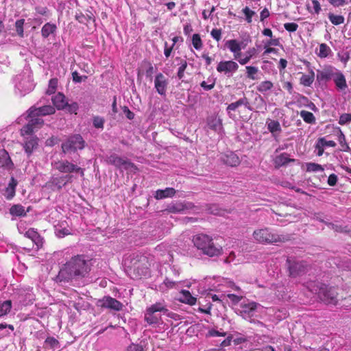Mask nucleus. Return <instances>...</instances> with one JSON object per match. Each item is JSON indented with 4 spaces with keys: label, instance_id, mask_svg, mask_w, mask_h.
Returning a JSON list of instances; mask_svg holds the SVG:
<instances>
[{
    "label": "nucleus",
    "instance_id": "nucleus-61",
    "mask_svg": "<svg viewBox=\"0 0 351 351\" xmlns=\"http://www.w3.org/2000/svg\"><path fill=\"white\" fill-rule=\"evenodd\" d=\"M128 351H143V346L141 344L132 343L128 347Z\"/></svg>",
    "mask_w": 351,
    "mask_h": 351
},
{
    "label": "nucleus",
    "instance_id": "nucleus-15",
    "mask_svg": "<svg viewBox=\"0 0 351 351\" xmlns=\"http://www.w3.org/2000/svg\"><path fill=\"white\" fill-rule=\"evenodd\" d=\"M260 306L254 302L243 301L241 303L240 314L245 319H251L255 315L257 307Z\"/></svg>",
    "mask_w": 351,
    "mask_h": 351
},
{
    "label": "nucleus",
    "instance_id": "nucleus-59",
    "mask_svg": "<svg viewBox=\"0 0 351 351\" xmlns=\"http://www.w3.org/2000/svg\"><path fill=\"white\" fill-rule=\"evenodd\" d=\"M226 333L223 332H220L215 329H210L208 330L207 336L208 337H224Z\"/></svg>",
    "mask_w": 351,
    "mask_h": 351
},
{
    "label": "nucleus",
    "instance_id": "nucleus-57",
    "mask_svg": "<svg viewBox=\"0 0 351 351\" xmlns=\"http://www.w3.org/2000/svg\"><path fill=\"white\" fill-rule=\"evenodd\" d=\"M210 35L213 39L217 41H219L221 38V29H213Z\"/></svg>",
    "mask_w": 351,
    "mask_h": 351
},
{
    "label": "nucleus",
    "instance_id": "nucleus-49",
    "mask_svg": "<svg viewBox=\"0 0 351 351\" xmlns=\"http://www.w3.org/2000/svg\"><path fill=\"white\" fill-rule=\"evenodd\" d=\"M306 171L308 172H319L323 171L324 168L322 165L314 163V162H308L306 164Z\"/></svg>",
    "mask_w": 351,
    "mask_h": 351
},
{
    "label": "nucleus",
    "instance_id": "nucleus-23",
    "mask_svg": "<svg viewBox=\"0 0 351 351\" xmlns=\"http://www.w3.org/2000/svg\"><path fill=\"white\" fill-rule=\"evenodd\" d=\"M226 46L234 53V60L238 59V56H241V43L235 39L229 40L226 42Z\"/></svg>",
    "mask_w": 351,
    "mask_h": 351
},
{
    "label": "nucleus",
    "instance_id": "nucleus-46",
    "mask_svg": "<svg viewBox=\"0 0 351 351\" xmlns=\"http://www.w3.org/2000/svg\"><path fill=\"white\" fill-rule=\"evenodd\" d=\"M328 19L330 21L335 25H338L343 23L344 18L341 15H335L332 13L328 14Z\"/></svg>",
    "mask_w": 351,
    "mask_h": 351
},
{
    "label": "nucleus",
    "instance_id": "nucleus-52",
    "mask_svg": "<svg viewBox=\"0 0 351 351\" xmlns=\"http://www.w3.org/2000/svg\"><path fill=\"white\" fill-rule=\"evenodd\" d=\"M25 20L24 19H19L17 20L15 23V28L16 31L17 32V34L20 37H23V25H24Z\"/></svg>",
    "mask_w": 351,
    "mask_h": 351
},
{
    "label": "nucleus",
    "instance_id": "nucleus-64",
    "mask_svg": "<svg viewBox=\"0 0 351 351\" xmlns=\"http://www.w3.org/2000/svg\"><path fill=\"white\" fill-rule=\"evenodd\" d=\"M312 3L313 6L314 12L318 14L321 11V5L319 2L317 0H313Z\"/></svg>",
    "mask_w": 351,
    "mask_h": 351
},
{
    "label": "nucleus",
    "instance_id": "nucleus-55",
    "mask_svg": "<svg viewBox=\"0 0 351 351\" xmlns=\"http://www.w3.org/2000/svg\"><path fill=\"white\" fill-rule=\"evenodd\" d=\"M67 107V110L70 112V113H73V114H77V110L79 109V105L77 102H72L71 104H68L66 105Z\"/></svg>",
    "mask_w": 351,
    "mask_h": 351
},
{
    "label": "nucleus",
    "instance_id": "nucleus-62",
    "mask_svg": "<svg viewBox=\"0 0 351 351\" xmlns=\"http://www.w3.org/2000/svg\"><path fill=\"white\" fill-rule=\"evenodd\" d=\"M177 281L170 280L169 278H166L163 282V284L167 287L168 289H172L175 287L176 285L177 284Z\"/></svg>",
    "mask_w": 351,
    "mask_h": 351
},
{
    "label": "nucleus",
    "instance_id": "nucleus-60",
    "mask_svg": "<svg viewBox=\"0 0 351 351\" xmlns=\"http://www.w3.org/2000/svg\"><path fill=\"white\" fill-rule=\"evenodd\" d=\"M162 314L165 315H167L168 317H170V318L173 319L175 320H178L180 319L179 315L169 311V309H168V304H167V311L166 312H162Z\"/></svg>",
    "mask_w": 351,
    "mask_h": 351
},
{
    "label": "nucleus",
    "instance_id": "nucleus-32",
    "mask_svg": "<svg viewBox=\"0 0 351 351\" xmlns=\"http://www.w3.org/2000/svg\"><path fill=\"white\" fill-rule=\"evenodd\" d=\"M315 80V73L312 69H309V73L302 75L300 77V84L304 86H311Z\"/></svg>",
    "mask_w": 351,
    "mask_h": 351
},
{
    "label": "nucleus",
    "instance_id": "nucleus-53",
    "mask_svg": "<svg viewBox=\"0 0 351 351\" xmlns=\"http://www.w3.org/2000/svg\"><path fill=\"white\" fill-rule=\"evenodd\" d=\"M58 85V80L56 79H51L49 82V86L47 90V93L51 95L55 93Z\"/></svg>",
    "mask_w": 351,
    "mask_h": 351
},
{
    "label": "nucleus",
    "instance_id": "nucleus-11",
    "mask_svg": "<svg viewBox=\"0 0 351 351\" xmlns=\"http://www.w3.org/2000/svg\"><path fill=\"white\" fill-rule=\"evenodd\" d=\"M289 276L296 278L304 274L307 271V264L300 260L288 258L287 260Z\"/></svg>",
    "mask_w": 351,
    "mask_h": 351
},
{
    "label": "nucleus",
    "instance_id": "nucleus-35",
    "mask_svg": "<svg viewBox=\"0 0 351 351\" xmlns=\"http://www.w3.org/2000/svg\"><path fill=\"white\" fill-rule=\"evenodd\" d=\"M291 161H293V160L290 159L287 153H282L277 156L274 159L275 165L278 167L284 166Z\"/></svg>",
    "mask_w": 351,
    "mask_h": 351
},
{
    "label": "nucleus",
    "instance_id": "nucleus-3",
    "mask_svg": "<svg viewBox=\"0 0 351 351\" xmlns=\"http://www.w3.org/2000/svg\"><path fill=\"white\" fill-rule=\"evenodd\" d=\"M193 243L199 250L208 256H219L222 251V247L215 244L212 237L206 234L200 233L194 235Z\"/></svg>",
    "mask_w": 351,
    "mask_h": 351
},
{
    "label": "nucleus",
    "instance_id": "nucleus-38",
    "mask_svg": "<svg viewBox=\"0 0 351 351\" xmlns=\"http://www.w3.org/2000/svg\"><path fill=\"white\" fill-rule=\"evenodd\" d=\"M12 308L11 300L0 302V317L8 315Z\"/></svg>",
    "mask_w": 351,
    "mask_h": 351
},
{
    "label": "nucleus",
    "instance_id": "nucleus-10",
    "mask_svg": "<svg viewBox=\"0 0 351 351\" xmlns=\"http://www.w3.org/2000/svg\"><path fill=\"white\" fill-rule=\"evenodd\" d=\"M85 141L80 134H74L69 136L62 143V150L64 154L75 152L82 150L85 147Z\"/></svg>",
    "mask_w": 351,
    "mask_h": 351
},
{
    "label": "nucleus",
    "instance_id": "nucleus-8",
    "mask_svg": "<svg viewBox=\"0 0 351 351\" xmlns=\"http://www.w3.org/2000/svg\"><path fill=\"white\" fill-rule=\"evenodd\" d=\"M254 239L260 243H274L285 241L284 237L272 232L269 228L256 230L253 233Z\"/></svg>",
    "mask_w": 351,
    "mask_h": 351
},
{
    "label": "nucleus",
    "instance_id": "nucleus-12",
    "mask_svg": "<svg viewBox=\"0 0 351 351\" xmlns=\"http://www.w3.org/2000/svg\"><path fill=\"white\" fill-rule=\"evenodd\" d=\"M52 166L61 173H69L73 172L80 173L82 176H84V169L66 160H60L52 162Z\"/></svg>",
    "mask_w": 351,
    "mask_h": 351
},
{
    "label": "nucleus",
    "instance_id": "nucleus-1",
    "mask_svg": "<svg viewBox=\"0 0 351 351\" xmlns=\"http://www.w3.org/2000/svg\"><path fill=\"white\" fill-rule=\"evenodd\" d=\"M54 257L58 258L60 268L56 280L60 282H68L85 277L90 271L89 261L84 255H72L70 250L65 249L54 253Z\"/></svg>",
    "mask_w": 351,
    "mask_h": 351
},
{
    "label": "nucleus",
    "instance_id": "nucleus-16",
    "mask_svg": "<svg viewBox=\"0 0 351 351\" xmlns=\"http://www.w3.org/2000/svg\"><path fill=\"white\" fill-rule=\"evenodd\" d=\"M167 78L161 73H158L154 78V87L157 93L161 96L166 95L168 86Z\"/></svg>",
    "mask_w": 351,
    "mask_h": 351
},
{
    "label": "nucleus",
    "instance_id": "nucleus-40",
    "mask_svg": "<svg viewBox=\"0 0 351 351\" xmlns=\"http://www.w3.org/2000/svg\"><path fill=\"white\" fill-rule=\"evenodd\" d=\"M14 330V326L7 324H0V337L9 336Z\"/></svg>",
    "mask_w": 351,
    "mask_h": 351
},
{
    "label": "nucleus",
    "instance_id": "nucleus-56",
    "mask_svg": "<svg viewBox=\"0 0 351 351\" xmlns=\"http://www.w3.org/2000/svg\"><path fill=\"white\" fill-rule=\"evenodd\" d=\"M319 145L326 147H335L336 143L333 141H327L325 138H320L318 139Z\"/></svg>",
    "mask_w": 351,
    "mask_h": 351
},
{
    "label": "nucleus",
    "instance_id": "nucleus-48",
    "mask_svg": "<svg viewBox=\"0 0 351 351\" xmlns=\"http://www.w3.org/2000/svg\"><path fill=\"white\" fill-rule=\"evenodd\" d=\"M105 119L99 116H95L93 118V125L95 128L103 130L104 127Z\"/></svg>",
    "mask_w": 351,
    "mask_h": 351
},
{
    "label": "nucleus",
    "instance_id": "nucleus-19",
    "mask_svg": "<svg viewBox=\"0 0 351 351\" xmlns=\"http://www.w3.org/2000/svg\"><path fill=\"white\" fill-rule=\"evenodd\" d=\"M337 71L333 66H328L323 69L322 70L317 71V80L319 82L328 81L332 80V77Z\"/></svg>",
    "mask_w": 351,
    "mask_h": 351
},
{
    "label": "nucleus",
    "instance_id": "nucleus-63",
    "mask_svg": "<svg viewBox=\"0 0 351 351\" xmlns=\"http://www.w3.org/2000/svg\"><path fill=\"white\" fill-rule=\"evenodd\" d=\"M200 86L202 88H204L205 90H210L213 89L215 87V82H212L211 84H208L206 82L203 81L201 82Z\"/></svg>",
    "mask_w": 351,
    "mask_h": 351
},
{
    "label": "nucleus",
    "instance_id": "nucleus-43",
    "mask_svg": "<svg viewBox=\"0 0 351 351\" xmlns=\"http://www.w3.org/2000/svg\"><path fill=\"white\" fill-rule=\"evenodd\" d=\"M246 77L250 80H256L258 79L257 74L258 73V68L254 66H247Z\"/></svg>",
    "mask_w": 351,
    "mask_h": 351
},
{
    "label": "nucleus",
    "instance_id": "nucleus-34",
    "mask_svg": "<svg viewBox=\"0 0 351 351\" xmlns=\"http://www.w3.org/2000/svg\"><path fill=\"white\" fill-rule=\"evenodd\" d=\"M10 213L14 217H24L27 214L24 206L21 204H14L10 208Z\"/></svg>",
    "mask_w": 351,
    "mask_h": 351
},
{
    "label": "nucleus",
    "instance_id": "nucleus-20",
    "mask_svg": "<svg viewBox=\"0 0 351 351\" xmlns=\"http://www.w3.org/2000/svg\"><path fill=\"white\" fill-rule=\"evenodd\" d=\"M38 145V138L36 136H30L26 138L23 144V148L28 156H29Z\"/></svg>",
    "mask_w": 351,
    "mask_h": 351
},
{
    "label": "nucleus",
    "instance_id": "nucleus-5",
    "mask_svg": "<svg viewBox=\"0 0 351 351\" xmlns=\"http://www.w3.org/2000/svg\"><path fill=\"white\" fill-rule=\"evenodd\" d=\"M167 311V302L160 300L147 307L144 313V320L149 325H158L162 322L160 314Z\"/></svg>",
    "mask_w": 351,
    "mask_h": 351
},
{
    "label": "nucleus",
    "instance_id": "nucleus-22",
    "mask_svg": "<svg viewBox=\"0 0 351 351\" xmlns=\"http://www.w3.org/2000/svg\"><path fill=\"white\" fill-rule=\"evenodd\" d=\"M24 235L27 238L30 239L36 245L38 249L42 247L43 243V239L40 236V234L34 228H29L25 231Z\"/></svg>",
    "mask_w": 351,
    "mask_h": 351
},
{
    "label": "nucleus",
    "instance_id": "nucleus-26",
    "mask_svg": "<svg viewBox=\"0 0 351 351\" xmlns=\"http://www.w3.org/2000/svg\"><path fill=\"white\" fill-rule=\"evenodd\" d=\"M223 162L230 167H236L240 163L239 156L234 152H228L222 157Z\"/></svg>",
    "mask_w": 351,
    "mask_h": 351
},
{
    "label": "nucleus",
    "instance_id": "nucleus-54",
    "mask_svg": "<svg viewBox=\"0 0 351 351\" xmlns=\"http://www.w3.org/2000/svg\"><path fill=\"white\" fill-rule=\"evenodd\" d=\"M285 29L289 32H294L298 28V25L295 23H286L284 24Z\"/></svg>",
    "mask_w": 351,
    "mask_h": 351
},
{
    "label": "nucleus",
    "instance_id": "nucleus-44",
    "mask_svg": "<svg viewBox=\"0 0 351 351\" xmlns=\"http://www.w3.org/2000/svg\"><path fill=\"white\" fill-rule=\"evenodd\" d=\"M274 86L273 83L271 81H263L256 87L258 92L265 93L267 91L270 90Z\"/></svg>",
    "mask_w": 351,
    "mask_h": 351
},
{
    "label": "nucleus",
    "instance_id": "nucleus-24",
    "mask_svg": "<svg viewBox=\"0 0 351 351\" xmlns=\"http://www.w3.org/2000/svg\"><path fill=\"white\" fill-rule=\"evenodd\" d=\"M207 125L208 128L218 133L222 130V121L217 116H210L207 119Z\"/></svg>",
    "mask_w": 351,
    "mask_h": 351
},
{
    "label": "nucleus",
    "instance_id": "nucleus-41",
    "mask_svg": "<svg viewBox=\"0 0 351 351\" xmlns=\"http://www.w3.org/2000/svg\"><path fill=\"white\" fill-rule=\"evenodd\" d=\"M330 53V48L326 43H322L319 47L317 54L319 58H325L328 57Z\"/></svg>",
    "mask_w": 351,
    "mask_h": 351
},
{
    "label": "nucleus",
    "instance_id": "nucleus-47",
    "mask_svg": "<svg viewBox=\"0 0 351 351\" xmlns=\"http://www.w3.org/2000/svg\"><path fill=\"white\" fill-rule=\"evenodd\" d=\"M242 13L245 15V20L247 23H251L252 17L256 14V12L250 9L247 6L242 10Z\"/></svg>",
    "mask_w": 351,
    "mask_h": 351
},
{
    "label": "nucleus",
    "instance_id": "nucleus-4",
    "mask_svg": "<svg viewBox=\"0 0 351 351\" xmlns=\"http://www.w3.org/2000/svg\"><path fill=\"white\" fill-rule=\"evenodd\" d=\"M132 278H141L149 276L147 258L141 253L130 256V265L127 266Z\"/></svg>",
    "mask_w": 351,
    "mask_h": 351
},
{
    "label": "nucleus",
    "instance_id": "nucleus-7",
    "mask_svg": "<svg viewBox=\"0 0 351 351\" xmlns=\"http://www.w3.org/2000/svg\"><path fill=\"white\" fill-rule=\"evenodd\" d=\"M15 93L20 96H24L34 89V84L29 74H20L15 77Z\"/></svg>",
    "mask_w": 351,
    "mask_h": 351
},
{
    "label": "nucleus",
    "instance_id": "nucleus-45",
    "mask_svg": "<svg viewBox=\"0 0 351 351\" xmlns=\"http://www.w3.org/2000/svg\"><path fill=\"white\" fill-rule=\"evenodd\" d=\"M191 42L193 47L196 50L202 49L203 47V42L199 34H194L192 36Z\"/></svg>",
    "mask_w": 351,
    "mask_h": 351
},
{
    "label": "nucleus",
    "instance_id": "nucleus-33",
    "mask_svg": "<svg viewBox=\"0 0 351 351\" xmlns=\"http://www.w3.org/2000/svg\"><path fill=\"white\" fill-rule=\"evenodd\" d=\"M0 162L1 166L7 169H11L13 167V162L9 156L7 152L5 150L3 151L2 154L0 156Z\"/></svg>",
    "mask_w": 351,
    "mask_h": 351
},
{
    "label": "nucleus",
    "instance_id": "nucleus-50",
    "mask_svg": "<svg viewBox=\"0 0 351 351\" xmlns=\"http://www.w3.org/2000/svg\"><path fill=\"white\" fill-rule=\"evenodd\" d=\"M332 228L338 232H350V228L348 226H343L340 223H331L330 224Z\"/></svg>",
    "mask_w": 351,
    "mask_h": 351
},
{
    "label": "nucleus",
    "instance_id": "nucleus-30",
    "mask_svg": "<svg viewBox=\"0 0 351 351\" xmlns=\"http://www.w3.org/2000/svg\"><path fill=\"white\" fill-rule=\"evenodd\" d=\"M53 105L59 110L64 109L67 105L65 96L59 93L52 98Z\"/></svg>",
    "mask_w": 351,
    "mask_h": 351
},
{
    "label": "nucleus",
    "instance_id": "nucleus-21",
    "mask_svg": "<svg viewBox=\"0 0 351 351\" xmlns=\"http://www.w3.org/2000/svg\"><path fill=\"white\" fill-rule=\"evenodd\" d=\"M332 80L339 91L343 92L348 88L345 76L339 70L337 69Z\"/></svg>",
    "mask_w": 351,
    "mask_h": 351
},
{
    "label": "nucleus",
    "instance_id": "nucleus-36",
    "mask_svg": "<svg viewBox=\"0 0 351 351\" xmlns=\"http://www.w3.org/2000/svg\"><path fill=\"white\" fill-rule=\"evenodd\" d=\"M176 60H178L180 62L178 64V69L177 73V76L179 80H182L184 77V71L187 67V62L186 60L181 58L180 57H177Z\"/></svg>",
    "mask_w": 351,
    "mask_h": 351
},
{
    "label": "nucleus",
    "instance_id": "nucleus-18",
    "mask_svg": "<svg viewBox=\"0 0 351 351\" xmlns=\"http://www.w3.org/2000/svg\"><path fill=\"white\" fill-rule=\"evenodd\" d=\"M244 106L246 108L251 110L248 99L243 97L235 102L230 104L227 108L226 111L230 119H234L235 116L232 114V111H236L239 107Z\"/></svg>",
    "mask_w": 351,
    "mask_h": 351
},
{
    "label": "nucleus",
    "instance_id": "nucleus-27",
    "mask_svg": "<svg viewBox=\"0 0 351 351\" xmlns=\"http://www.w3.org/2000/svg\"><path fill=\"white\" fill-rule=\"evenodd\" d=\"M17 184V180L12 177L3 193L7 199H12L14 197Z\"/></svg>",
    "mask_w": 351,
    "mask_h": 351
},
{
    "label": "nucleus",
    "instance_id": "nucleus-51",
    "mask_svg": "<svg viewBox=\"0 0 351 351\" xmlns=\"http://www.w3.org/2000/svg\"><path fill=\"white\" fill-rule=\"evenodd\" d=\"M338 141H339V145L341 147L340 149L341 151H348L350 149L348 144L346 141L345 136L341 132H340V133L338 136Z\"/></svg>",
    "mask_w": 351,
    "mask_h": 351
},
{
    "label": "nucleus",
    "instance_id": "nucleus-9",
    "mask_svg": "<svg viewBox=\"0 0 351 351\" xmlns=\"http://www.w3.org/2000/svg\"><path fill=\"white\" fill-rule=\"evenodd\" d=\"M107 162L114 166L121 171H127L129 173H136L138 170L137 167L129 159L121 157L116 154L110 155L107 158Z\"/></svg>",
    "mask_w": 351,
    "mask_h": 351
},
{
    "label": "nucleus",
    "instance_id": "nucleus-13",
    "mask_svg": "<svg viewBox=\"0 0 351 351\" xmlns=\"http://www.w3.org/2000/svg\"><path fill=\"white\" fill-rule=\"evenodd\" d=\"M239 69V64L233 60H222L217 65L218 73L223 74L228 77H232Z\"/></svg>",
    "mask_w": 351,
    "mask_h": 351
},
{
    "label": "nucleus",
    "instance_id": "nucleus-31",
    "mask_svg": "<svg viewBox=\"0 0 351 351\" xmlns=\"http://www.w3.org/2000/svg\"><path fill=\"white\" fill-rule=\"evenodd\" d=\"M44 348L55 350L60 348L59 341L53 337H48L44 342Z\"/></svg>",
    "mask_w": 351,
    "mask_h": 351
},
{
    "label": "nucleus",
    "instance_id": "nucleus-37",
    "mask_svg": "<svg viewBox=\"0 0 351 351\" xmlns=\"http://www.w3.org/2000/svg\"><path fill=\"white\" fill-rule=\"evenodd\" d=\"M57 27L55 24L47 23L43 25L41 29V34L43 37L47 38L50 34H53Z\"/></svg>",
    "mask_w": 351,
    "mask_h": 351
},
{
    "label": "nucleus",
    "instance_id": "nucleus-28",
    "mask_svg": "<svg viewBox=\"0 0 351 351\" xmlns=\"http://www.w3.org/2000/svg\"><path fill=\"white\" fill-rule=\"evenodd\" d=\"M179 300L182 303L193 305L196 303V298L193 297L190 291L182 290L180 293Z\"/></svg>",
    "mask_w": 351,
    "mask_h": 351
},
{
    "label": "nucleus",
    "instance_id": "nucleus-6",
    "mask_svg": "<svg viewBox=\"0 0 351 351\" xmlns=\"http://www.w3.org/2000/svg\"><path fill=\"white\" fill-rule=\"evenodd\" d=\"M306 287L312 293L317 294L319 299L326 304H332L336 302V293L331 287L328 288L315 281L307 282Z\"/></svg>",
    "mask_w": 351,
    "mask_h": 351
},
{
    "label": "nucleus",
    "instance_id": "nucleus-58",
    "mask_svg": "<svg viewBox=\"0 0 351 351\" xmlns=\"http://www.w3.org/2000/svg\"><path fill=\"white\" fill-rule=\"evenodd\" d=\"M351 121V114H343L339 117V123L341 125H344Z\"/></svg>",
    "mask_w": 351,
    "mask_h": 351
},
{
    "label": "nucleus",
    "instance_id": "nucleus-29",
    "mask_svg": "<svg viewBox=\"0 0 351 351\" xmlns=\"http://www.w3.org/2000/svg\"><path fill=\"white\" fill-rule=\"evenodd\" d=\"M176 193V190L173 188H166L165 189H158L156 191L154 197L156 199H161L167 197H171Z\"/></svg>",
    "mask_w": 351,
    "mask_h": 351
},
{
    "label": "nucleus",
    "instance_id": "nucleus-14",
    "mask_svg": "<svg viewBox=\"0 0 351 351\" xmlns=\"http://www.w3.org/2000/svg\"><path fill=\"white\" fill-rule=\"evenodd\" d=\"M194 208V205L189 202H176L167 206L166 210L174 214H187Z\"/></svg>",
    "mask_w": 351,
    "mask_h": 351
},
{
    "label": "nucleus",
    "instance_id": "nucleus-42",
    "mask_svg": "<svg viewBox=\"0 0 351 351\" xmlns=\"http://www.w3.org/2000/svg\"><path fill=\"white\" fill-rule=\"evenodd\" d=\"M255 53V49H250L245 53L244 57L238 56L236 59L241 65H245L250 62Z\"/></svg>",
    "mask_w": 351,
    "mask_h": 351
},
{
    "label": "nucleus",
    "instance_id": "nucleus-25",
    "mask_svg": "<svg viewBox=\"0 0 351 351\" xmlns=\"http://www.w3.org/2000/svg\"><path fill=\"white\" fill-rule=\"evenodd\" d=\"M267 130L271 133L272 136H278L282 132L281 126L279 121L267 119L266 121Z\"/></svg>",
    "mask_w": 351,
    "mask_h": 351
},
{
    "label": "nucleus",
    "instance_id": "nucleus-17",
    "mask_svg": "<svg viewBox=\"0 0 351 351\" xmlns=\"http://www.w3.org/2000/svg\"><path fill=\"white\" fill-rule=\"evenodd\" d=\"M100 302L101 307L116 311H121L123 307V305L121 302L110 296H104L100 300Z\"/></svg>",
    "mask_w": 351,
    "mask_h": 351
},
{
    "label": "nucleus",
    "instance_id": "nucleus-2",
    "mask_svg": "<svg viewBox=\"0 0 351 351\" xmlns=\"http://www.w3.org/2000/svg\"><path fill=\"white\" fill-rule=\"evenodd\" d=\"M54 112L55 108L50 105L40 107L33 106L27 110L26 115V117L28 119V122L21 128V135H29L36 132L44 123V121L41 117L52 114Z\"/></svg>",
    "mask_w": 351,
    "mask_h": 351
},
{
    "label": "nucleus",
    "instance_id": "nucleus-39",
    "mask_svg": "<svg viewBox=\"0 0 351 351\" xmlns=\"http://www.w3.org/2000/svg\"><path fill=\"white\" fill-rule=\"evenodd\" d=\"M300 117L302 118L304 122L308 124L315 123L316 119L313 114L306 110H302L300 112Z\"/></svg>",
    "mask_w": 351,
    "mask_h": 351
}]
</instances>
